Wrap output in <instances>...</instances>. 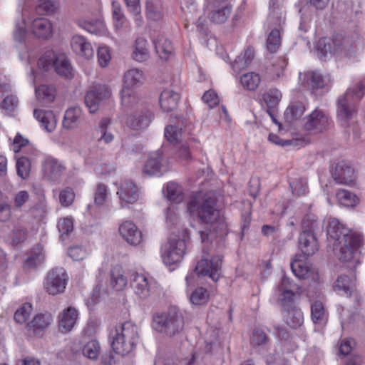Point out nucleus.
Instances as JSON below:
<instances>
[{
	"label": "nucleus",
	"instance_id": "54",
	"mask_svg": "<svg viewBox=\"0 0 365 365\" xmlns=\"http://www.w3.org/2000/svg\"><path fill=\"white\" fill-rule=\"evenodd\" d=\"M344 94H347L354 102L360 101L365 95V83L362 81L356 83L348 88Z\"/></svg>",
	"mask_w": 365,
	"mask_h": 365
},
{
	"label": "nucleus",
	"instance_id": "12",
	"mask_svg": "<svg viewBox=\"0 0 365 365\" xmlns=\"http://www.w3.org/2000/svg\"><path fill=\"white\" fill-rule=\"evenodd\" d=\"M336 116L343 126H348L356 115L357 109L355 102L347 94L339 96L336 101Z\"/></svg>",
	"mask_w": 365,
	"mask_h": 365
},
{
	"label": "nucleus",
	"instance_id": "45",
	"mask_svg": "<svg viewBox=\"0 0 365 365\" xmlns=\"http://www.w3.org/2000/svg\"><path fill=\"white\" fill-rule=\"evenodd\" d=\"M261 81L260 76L255 72L244 74L240 78V83L243 88L248 91H255Z\"/></svg>",
	"mask_w": 365,
	"mask_h": 365
},
{
	"label": "nucleus",
	"instance_id": "36",
	"mask_svg": "<svg viewBox=\"0 0 365 365\" xmlns=\"http://www.w3.org/2000/svg\"><path fill=\"white\" fill-rule=\"evenodd\" d=\"M152 114L148 110L143 111L138 116L133 115L128 118L127 124L134 130L143 129L148 126L151 120Z\"/></svg>",
	"mask_w": 365,
	"mask_h": 365
},
{
	"label": "nucleus",
	"instance_id": "21",
	"mask_svg": "<svg viewBox=\"0 0 365 365\" xmlns=\"http://www.w3.org/2000/svg\"><path fill=\"white\" fill-rule=\"evenodd\" d=\"M145 12L148 21L159 22L164 18V9L161 0H145Z\"/></svg>",
	"mask_w": 365,
	"mask_h": 365
},
{
	"label": "nucleus",
	"instance_id": "29",
	"mask_svg": "<svg viewBox=\"0 0 365 365\" xmlns=\"http://www.w3.org/2000/svg\"><path fill=\"white\" fill-rule=\"evenodd\" d=\"M183 126L182 120L177 118L172 120L170 124L165 128V137L172 143H180Z\"/></svg>",
	"mask_w": 365,
	"mask_h": 365
},
{
	"label": "nucleus",
	"instance_id": "34",
	"mask_svg": "<svg viewBox=\"0 0 365 365\" xmlns=\"http://www.w3.org/2000/svg\"><path fill=\"white\" fill-rule=\"evenodd\" d=\"M108 118H102L95 129V135L98 142H103L106 144L110 143L114 140L113 134L108 131V127L110 125Z\"/></svg>",
	"mask_w": 365,
	"mask_h": 365
},
{
	"label": "nucleus",
	"instance_id": "22",
	"mask_svg": "<svg viewBox=\"0 0 365 365\" xmlns=\"http://www.w3.org/2000/svg\"><path fill=\"white\" fill-rule=\"evenodd\" d=\"M51 321L52 317L48 313L36 315L27 324L29 335H41L42 331L51 324Z\"/></svg>",
	"mask_w": 365,
	"mask_h": 365
},
{
	"label": "nucleus",
	"instance_id": "10",
	"mask_svg": "<svg viewBox=\"0 0 365 365\" xmlns=\"http://www.w3.org/2000/svg\"><path fill=\"white\" fill-rule=\"evenodd\" d=\"M110 96L111 91L108 86L96 85L86 92L84 103L89 112L95 113Z\"/></svg>",
	"mask_w": 365,
	"mask_h": 365
},
{
	"label": "nucleus",
	"instance_id": "9",
	"mask_svg": "<svg viewBox=\"0 0 365 365\" xmlns=\"http://www.w3.org/2000/svg\"><path fill=\"white\" fill-rule=\"evenodd\" d=\"M331 120L324 110L316 108L303 120V128L312 134L324 132L331 125Z\"/></svg>",
	"mask_w": 365,
	"mask_h": 365
},
{
	"label": "nucleus",
	"instance_id": "33",
	"mask_svg": "<svg viewBox=\"0 0 365 365\" xmlns=\"http://www.w3.org/2000/svg\"><path fill=\"white\" fill-rule=\"evenodd\" d=\"M210 6L213 7V10L210 14V20L217 24H222L226 22L231 14V6L228 4Z\"/></svg>",
	"mask_w": 365,
	"mask_h": 365
},
{
	"label": "nucleus",
	"instance_id": "55",
	"mask_svg": "<svg viewBox=\"0 0 365 365\" xmlns=\"http://www.w3.org/2000/svg\"><path fill=\"white\" fill-rule=\"evenodd\" d=\"M101 346L98 341L91 340L86 343L82 349L83 354L90 359H96L100 354Z\"/></svg>",
	"mask_w": 365,
	"mask_h": 365
},
{
	"label": "nucleus",
	"instance_id": "51",
	"mask_svg": "<svg viewBox=\"0 0 365 365\" xmlns=\"http://www.w3.org/2000/svg\"><path fill=\"white\" fill-rule=\"evenodd\" d=\"M164 195L170 201L175 203H179L182 200V189L173 182L167 184L166 192H164Z\"/></svg>",
	"mask_w": 365,
	"mask_h": 365
},
{
	"label": "nucleus",
	"instance_id": "56",
	"mask_svg": "<svg viewBox=\"0 0 365 365\" xmlns=\"http://www.w3.org/2000/svg\"><path fill=\"white\" fill-rule=\"evenodd\" d=\"M271 32L267 40V49L272 52H276L280 46V30L278 29H270Z\"/></svg>",
	"mask_w": 365,
	"mask_h": 365
},
{
	"label": "nucleus",
	"instance_id": "47",
	"mask_svg": "<svg viewBox=\"0 0 365 365\" xmlns=\"http://www.w3.org/2000/svg\"><path fill=\"white\" fill-rule=\"evenodd\" d=\"M59 3L54 0H38L36 12L40 15L54 14L59 9Z\"/></svg>",
	"mask_w": 365,
	"mask_h": 365
},
{
	"label": "nucleus",
	"instance_id": "7",
	"mask_svg": "<svg viewBox=\"0 0 365 365\" xmlns=\"http://www.w3.org/2000/svg\"><path fill=\"white\" fill-rule=\"evenodd\" d=\"M186 250L185 239L178 235H171L168 242L161 249V257L167 265H173L180 262Z\"/></svg>",
	"mask_w": 365,
	"mask_h": 365
},
{
	"label": "nucleus",
	"instance_id": "62",
	"mask_svg": "<svg viewBox=\"0 0 365 365\" xmlns=\"http://www.w3.org/2000/svg\"><path fill=\"white\" fill-rule=\"evenodd\" d=\"M87 30L92 34L101 36L106 34L107 28L103 20L97 19L88 23Z\"/></svg>",
	"mask_w": 365,
	"mask_h": 365
},
{
	"label": "nucleus",
	"instance_id": "50",
	"mask_svg": "<svg viewBox=\"0 0 365 365\" xmlns=\"http://www.w3.org/2000/svg\"><path fill=\"white\" fill-rule=\"evenodd\" d=\"M284 15L279 8L273 9L267 19L269 29H278L279 30L281 29L282 24H284Z\"/></svg>",
	"mask_w": 365,
	"mask_h": 365
},
{
	"label": "nucleus",
	"instance_id": "8",
	"mask_svg": "<svg viewBox=\"0 0 365 365\" xmlns=\"http://www.w3.org/2000/svg\"><path fill=\"white\" fill-rule=\"evenodd\" d=\"M68 281V276L63 267H56L50 270L44 280L43 289L51 295H57L64 292Z\"/></svg>",
	"mask_w": 365,
	"mask_h": 365
},
{
	"label": "nucleus",
	"instance_id": "25",
	"mask_svg": "<svg viewBox=\"0 0 365 365\" xmlns=\"http://www.w3.org/2000/svg\"><path fill=\"white\" fill-rule=\"evenodd\" d=\"M180 94L171 88L164 89L160 96V105L165 112L175 110L180 100Z\"/></svg>",
	"mask_w": 365,
	"mask_h": 365
},
{
	"label": "nucleus",
	"instance_id": "11",
	"mask_svg": "<svg viewBox=\"0 0 365 365\" xmlns=\"http://www.w3.org/2000/svg\"><path fill=\"white\" fill-rule=\"evenodd\" d=\"M279 302L284 310L296 307L294 304V296L302 292L301 286L284 276L279 285Z\"/></svg>",
	"mask_w": 365,
	"mask_h": 365
},
{
	"label": "nucleus",
	"instance_id": "52",
	"mask_svg": "<svg viewBox=\"0 0 365 365\" xmlns=\"http://www.w3.org/2000/svg\"><path fill=\"white\" fill-rule=\"evenodd\" d=\"M209 292L203 287L196 288L190 297V302L194 305H203L208 302Z\"/></svg>",
	"mask_w": 365,
	"mask_h": 365
},
{
	"label": "nucleus",
	"instance_id": "2",
	"mask_svg": "<svg viewBox=\"0 0 365 365\" xmlns=\"http://www.w3.org/2000/svg\"><path fill=\"white\" fill-rule=\"evenodd\" d=\"M219 197L217 192H207L202 197H196L191 200L187 204V210L203 223L210 225V230L212 229L215 232L220 230L221 234H223L226 225L217 207Z\"/></svg>",
	"mask_w": 365,
	"mask_h": 365
},
{
	"label": "nucleus",
	"instance_id": "17",
	"mask_svg": "<svg viewBox=\"0 0 365 365\" xmlns=\"http://www.w3.org/2000/svg\"><path fill=\"white\" fill-rule=\"evenodd\" d=\"M336 50L338 56L351 57L361 49V43L350 38L336 37Z\"/></svg>",
	"mask_w": 365,
	"mask_h": 365
},
{
	"label": "nucleus",
	"instance_id": "23",
	"mask_svg": "<svg viewBox=\"0 0 365 365\" xmlns=\"http://www.w3.org/2000/svg\"><path fill=\"white\" fill-rule=\"evenodd\" d=\"M31 29L34 35L38 38L47 39L52 36V24L46 18L35 19Z\"/></svg>",
	"mask_w": 365,
	"mask_h": 365
},
{
	"label": "nucleus",
	"instance_id": "57",
	"mask_svg": "<svg viewBox=\"0 0 365 365\" xmlns=\"http://www.w3.org/2000/svg\"><path fill=\"white\" fill-rule=\"evenodd\" d=\"M27 36V31L25 27L24 19L21 22H16L13 32L14 41L18 44H24Z\"/></svg>",
	"mask_w": 365,
	"mask_h": 365
},
{
	"label": "nucleus",
	"instance_id": "41",
	"mask_svg": "<svg viewBox=\"0 0 365 365\" xmlns=\"http://www.w3.org/2000/svg\"><path fill=\"white\" fill-rule=\"evenodd\" d=\"M36 98L43 103L52 102L56 97V89L53 86L42 84L35 88Z\"/></svg>",
	"mask_w": 365,
	"mask_h": 365
},
{
	"label": "nucleus",
	"instance_id": "28",
	"mask_svg": "<svg viewBox=\"0 0 365 365\" xmlns=\"http://www.w3.org/2000/svg\"><path fill=\"white\" fill-rule=\"evenodd\" d=\"M335 45L336 38L334 39L327 37L320 38L316 45V49L319 58L326 60L329 55H336L338 56L337 51H335Z\"/></svg>",
	"mask_w": 365,
	"mask_h": 365
},
{
	"label": "nucleus",
	"instance_id": "14",
	"mask_svg": "<svg viewBox=\"0 0 365 365\" xmlns=\"http://www.w3.org/2000/svg\"><path fill=\"white\" fill-rule=\"evenodd\" d=\"M117 195L120 200L121 206L136 202L140 198V190L131 180L125 179L120 183Z\"/></svg>",
	"mask_w": 365,
	"mask_h": 365
},
{
	"label": "nucleus",
	"instance_id": "27",
	"mask_svg": "<svg viewBox=\"0 0 365 365\" xmlns=\"http://www.w3.org/2000/svg\"><path fill=\"white\" fill-rule=\"evenodd\" d=\"M78 316V311L75 308L69 307L65 309L59 319V329L62 332L70 331L76 324Z\"/></svg>",
	"mask_w": 365,
	"mask_h": 365
},
{
	"label": "nucleus",
	"instance_id": "5",
	"mask_svg": "<svg viewBox=\"0 0 365 365\" xmlns=\"http://www.w3.org/2000/svg\"><path fill=\"white\" fill-rule=\"evenodd\" d=\"M185 325L182 313L176 307L153 315L152 327L158 332L167 336H174L180 333Z\"/></svg>",
	"mask_w": 365,
	"mask_h": 365
},
{
	"label": "nucleus",
	"instance_id": "24",
	"mask_svg": "<svg viewBox=\"0 0 365 365\" xmlns=\"http://www.w3.org/2000/svg\"><path fill=\"white\" fill-rule=\"evenodd\" d=\"M71 46L73 51L78 55L90 58L93 56L94 52L91 43L82 36H73Z\"/></svg>",
	"mask_w": 365,
	"mask_h": 365
},
{
	"label": "nucleus",
	"instance_id": "31",
	"mask_svg": "<svg viewBox=\"0 0 365 365\" xmlns=\"http://www.w3.org/2000/svg\"><path fill=\"white\" fill-rule=\"evenodd\" d=\"M161 155L162 153L160 150L150 155L144 165V173L149 175H158L160 174L162 168Z\"/></svg>",
	"mask_w": 365,
	"mask_h": 365
},
{
	"label": "nucleus",
	"instance_id": "37",
	"mask_svg": "<svg viewBox=\"0 0 365 365\" xmlns=\"http://www.w3.org/2000/svg\"><path fill=\"white\" fill-rule=\"evenodd\" d=\"M304 81H306L308 89L317 90L322 88L327 85L326 79L318 72H308L303 75Z\"/></svg>",
	"mask_w": 365,
	"mask_h": 365
},
{
	"label": "nucleus",
	"instance_id": "42",
	"mask_svg": "<svg viewBox=\"0 0 365 365\" xmlns=\"http://www.w3.org/2000/svg\"><path fill=\"white\" fill-rule=\"evenodd\" d=\"M45 255L41 247H38L31 253L30 256L26 259L24 262V269L31 270L36 269L39 265L44 262Z\"/></svg>",
	"mask_w": 365,
	"mask_h": 365
},
{
	"label": "nucleus",
	"instance_id": "20",
	"mask_svg": "<svg viewBox=\"0 0 365 365\" xmlns=\"http://www.w3.org/2000/svg\"><path fill=\"white\" fill-rule=\"evenodd\" d=\"M130 285L139 297L146 299L150 295V282L143 274H133L130 279Z\"/></svg>",
	"mask_w": 365,
	"mask_h": 365
},
{
	"label": "nucleus",
	"instance_id": "26",
	"mask_svg": "<svg viewBox=\"0 0 365 365\" xmlns=\"http://www.w3.org/2000/svg\"><path fill=\"white\" fill-rule=\"evenodd\" d=\"M34 116L46 131L51 133L55 130L57 120L52 111L34 109Z\"/></svg>",
	"mask_w": 365,
	"mask_h": 365
},
{
	"label": "nucleus",
	"instance_id": "60",
	"mask_svg": "<svg viewBox=\"0 0 365 365\" xmlns=\"http://www.w3.org/2000/svg\"><path fill=\"white\" fill-rule=\"evenodd\" d=\"M26 230L21 226H16L9 234V239L13 245H16L26 239Z\"/></svg>",
	"mask_w": 365,
	"mask_h": 365
},
{
	"label": "nucleus",
	"instance_id": "18",
	"mask_svg": "<svg viewBox=\"0 0 365 365\" xmlns=\"http://www.w3.org/2000/svg\"><path fill=\"white\" fill-rule=\"evenodd\" d=\"M119 232L122 237L131 245H138L142 241L141 231L131 221L123 222L119 227Z\"/></svg>",
	"mask_w": 365,
	"mask_h": 365
},
{
	"label": "nucleus",
	"instance_id": "43",
	"mask_svg": "<svg viewBox=\"0 0 365 365\" xmlns=\"http://www.w3.org/2000/svg\"><path fill=\"white\" fill-rule=\"evenodd\" d=\"M306 108L302 102H292L284 112V118L287 122H292L302 116Z\"/></svg>",
	"mask_w": 365,
	"mask_h": 365
},
{
	"label": "nucleus",
	"instance_id": "15",
	"mask_svg": "<svg viewBox=\"0 0 365 365\" xmlns=\"http://www.w3.org/2000/svg\"><path fill=\"white\" fill-rule=\"evenodd\" d=\"M42 166L44 177L52 181L58 180L66 170L63 164L51 157L47 158Z\"/></svg>",
	"mask_w": 365,
	"mask_h": 365
},
{
	"label": "nucleus",
	"instance_id": "35",
	"mask_svg": "<svg viewBox=\"0 0 365 365\" xmlns=\"http://www.w3.org/2000/svg\"><path fill=\"white\" fill-rule=\"evenodd\" d=\"M282 97V93L277 88H271L263 95V101L267 107V113L273 118L272 109L278 106Z\"/></svg>",
	"mask_w": 365,
	"mask_h": 365
},
{
	"label": "nucleus",
	"instance_id": "59",
	"mask_svg": "<svg viewBox=\"0 0 365 365\" xmlns=\"http://www.w3.org/2000/svg\"><path fill=\"white\" fill-rule=\"evenodd\" d=\"M32 312L31 304H24L14 314V320L19 324L24 323L29 317Z\"/></svg>",
	"mask_w": 365,
	"mask_h": 365
},
{
	"label": "nucleus",
	"instance_id": "53",
	"mask_svg": "<svg viewBox=\"0 0 365 365\" xmlns=\"http://www.w3.org/2000/svg\"><path fill=\"white\" fill-rule=\"evenodd\" d=\"M311 316L314 324H322L325 319V309L320 301H315L311 305Z\"/></svg>",
	"mask_w": 365,
	"mask_h": 365
},
{
	"label": "nucleus",
	"instance_id": "4",
	"mask_svg": "<svg viewBox=\"0 0 365 365\" xmlns=\"http://www.w3.org/2000/svg\"><path fill=\"white\" fill-rule=\"evenodd\" d=\"M202 243L204 244L202 247V255L195 266V272L198 275L208 276L214 282H217L220 277L222 268V257L220 255L209 257V253L206 250L205 246L207 242H212L215 238V234L210 230L208 231L201 230L199 232Z\"/></svg>",
	"mask_w": 365,
	"mask_h": 365
},
{
	"label": "nucleus",
	"instance_id": "3",
	"mask_svg": "<svg viewBox=\"0 0 365 365\" xmlns=\"http://www.w3.org/2000/svg\"><path fill=\"white\" fill-rule=\"evenodd\" d=\"M109 339L111 347L116 354L122 356L128 354L138 343V328L131 322L118 324L110 330Z\"/></svg>",
	"mask_w": 365,
	"mask_h": 365
},
{
	"label": "nucleus",
	"instance_id": "49",
	"mask_svg": "<svg viewBox=\"0 0 365 365\" xmlns=\"http://www.w3.org/2000/svg\"><path fill=\"white\" fill-rule=\"evenodd\" d=\"M339 202L344 207H354L359 202L358 197L346 190H339L336 192Z\"/></svg>",
	"mask_w": 365,
	"mask_h": 365
},
{
	"label": "nucleus",
	"instance_id": "40",
	"mask_svg": "<svg viewBox=\"0 0 365 365\" xmlns=\"http://www.w3.org/2000/svg\"><path fill=\"white\" fill-rule=\"evenodd\" d=\"M155 48L161 59L166 60L172 53L173 47L171 42L163 36L154 41Z\"/></svg>",
	"mask_w": 365,
	"mask_h": 365
},
{
	"label": "nucleus",
	"instance_id": "32",
	"mask_svg": "<svg viewBox=\"0 0 365 365\" xmlns=\"http://www.w3.org/2000/svg\"><path fill=\"white\" fill-rule=\"evenodd\" d=\"M284 319L286 324L292 328L299 327L304 322L302 312L297 307L284 310Z\"/></svg>",
	"mask_w": 365,
	"mask_h": 365
},
{
	"label": "nucleus",
	"instance_id": "13",
	"mask_svg": "<svg viewBox=\"0 0 365 365\" xmlns=\"http://www.w3.org/2000/svg\"><path fill=\"white\" fill-rule=\"evenodd\" d=\"M334 289L338 294L350 297H354L355 308L357 309L361 304L362 300L361 296L355 289V284L353 279L346 275L338 277L334 284Z\"/></svg>",
	"mask_w": 365,
	"mask_h": 365
},
{
	"label": "nucleus",
	"instance_id": "1",
	"mask_svg": "<svg viewBox=\"0 0 365 365\" xmlns=\"http://www.w3.org/2000/svg\"><path fill=\"white\" fill-rule=\"evenodd\" d=\"M327 235L340 261L349 262L350 267L359 263V255L364 242L360 232L347 228L339 220L332 218L329 221Z\"/></svg>",
	"mask_w": 365,
	"mask_h": 365
},
{
	"label": "nucleus",
	"instance_id": "63",
	"mask_svg": "<svg viewBox=\"0 0 365 365\" xmlns=\"http://www.w3.org/2000/svg\"><path fill=\"white\" fill-rule=\"evenodd\" d=\"M57 227L61 237L68 235L73 230V220L69 217L61 218L58 222Z\"/></svg>",
	"mask_w": 365,
	"mask_h": 365
},
{
	"label": "nucleus",
	"instance_id": "46",
	"mask_svg": "<svg viewBox=\"0 0 365 365\" xmlns=\"http://www.w3.org/2000/svg\"><path fill=\"white\" fill-rule=\"evenodd\" d=\"M147 44V41L143 38H139L135 41V46L133 52V58L135 61L142 62L148 58Z\"/></svg>",
	"mask_w": 365,
	"mask_h": 365
},
{
	"label": "nucleus",
	"instance_id": "48",
	"mask_svg": "<svg viewBox=\"0 0 365 365\" xmlns=\"http://www.w3.org/2000/svg\"><path fill=\"white\" fill-rule=\"evenodd\" d=\"M112 14L115 29L117 30L122 29L127 22V19L120 3L117 1H112Z\"/></svg>",
	"mask_w": 365,
	"mask_h": 365
},
{
	"label": "nucleus",
	"instance_id": "58",
	"mask_svg": "<svg viewBox=\"0 0 365 365\" xmlns=\"http://www.w3.org/2000/svg\"><path fill=\"white\" fill-rule=\"evenodd\" d=\"M31 163L26 157L19 158L16 162L17 174L23 179H26L30 173Z\"/></svg>",
	"mask_w": 365,
	"mask_h": 365
},
{
	"label": "nucleus",
	"instance_id": "64",
	"mask_svg": "<svg viewBox=\"0 0 365 365\" xmlns=\"http://www.w3.org/2000/svg\"><path fill=\"white\" fill-rule=\"evenodd\" d=\"M269 338L263 330L260 329H256L254 330L251 339V343L252 345L263 346L267 344Z\"/></svg>",
	"mask_w": 365,
	"mask_h": 365
},
{
	"label": "nucleus",
	"instance_id": "6",
	"mask_svg": "<svg viewBox=\"0 0 365 365\" xmlns=\"http://www.w3.org/2000/svg\"><path fill=\"white\" fill-rule=\"evenodd\" d=\"M38 68L44 71L54 69L59 76L70 78L72 76V67L64 54H57L48 50L38 61Z\"/></svg>",
	"mask_w": 365,
	"mask_h": 365
},
{
	"label": "nucleus",
	"instance_id": "44",
	"mask_svg": "<svg viewBox=\"0 0 365 365\" xmlns=\"http://www.w3.org/2000/svg\"><path fill=\"white\" fill-rule=\"evenodd\" d=\"M127 284V279L120 267H115L110 272V286L115 290H122Z\"/></svg>",
	"mask_w": 365,
	"mask_h": 365
},
{
	"label": "nucleus",
	"instance_id": "19",
	"mask_svg": "<svg viewBox=\"0 0 365 365\" xmlns=\"http://www.w3.org/2000/svg\"><path fill=\"white\" fill-rule=\"evenodd\" d=\"M299 247L306 256L313 255L318 250V242L314 233L303 230L299 237Z\"/></svg>",
	"mask_w": 365,
	"mask_h": 365
},
{
	"label": "nucleus",
	"instance_id": "39",
	"mask_svg": "<svg viewBox=\"0 0 365 365\" xmlns=\"http://www.w3.org/2000/svg\"><path fill=\"white\" fill-rule=\"evenodd\" d=\"M292 272L299 279H307L312 277L314 271L308 266L306 262L300 259H294L291 263Z\"/></svg>",
	"mask_w": 365,
	"mask_h": 365
},
{
	"label": "nucleus",
	"instance_id": "16",
	"mask_svg": "<svg viewBox=\"0 0 365 365\" xmlns=\"http://www.w3.org/2000/svg\"><path fill=\"white\" fill-rule=\"evenodd\" d=\"M331 176L334 181L339 184L349 185L355 179L354 170L346 162L337 163L331 170Z\"/></svg>",
	"mask_w": 365,
	"mask_h": 365
},
{
	"label": "nucleus",
	"instance_id": "38",
	"mask_svg": "<svg viewBox=\"0 0 365 365\" xmlns=\"http://www.w3.org/2000/svg\"><path fill=\"white\" fill-rule=\"evenodd\" d=\"M81 115V109L79 107L71 108L65 112L63 126L66 129H73L78 125Z\"/></svg>",
	"mask_w": 365,
	"mask_h": 365
},
{
	"label": "nucleus",
	"instance_id": "61",
	"mask_svg": "<svg viewBox=\"0 0 365 365\" xmlns=\"http://www.w3.org/2000/svg\"><path fill=\"white\" fill-rule=\"evenodd\" d=\"M121 102L123 106L132 107L138 103V97L133 90L123 88L121 94Z\"/></svg>",
	"mask_w": 365,
	"mask_h": 365
},
{
	"label": "nucleus",
	"instance_id": "30",
	"mask_svg": "<svg viewBox=\"0 0 365 365\" xmlns=\"http://www.w3.org/2000/svg\"><path fill=\"white\" fill-rule=\"evenodd\" d=\"M144 81L143 72L137 68L127 71L124 74L123 88L133 90V88L140 86Z\"/></svg>",
	"mask_w": 365,
	"mask_h": 365
}]
</instances>
